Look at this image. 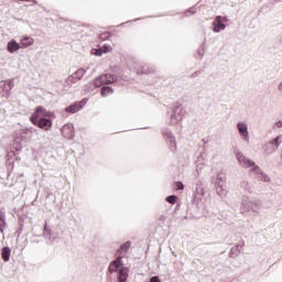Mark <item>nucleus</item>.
<instances>
[{
	"label": "nucleus",
	"instance_id": "obj_22",
	"mask_svg": "<svg viewBox=\"0 0 282 282\" xmlns=\"http://www.w3.org/2000/svg\"><path fill=\"white\" fill-rule=\"evenodd\" d=\"M87 74V70L85 68L77 69L69 78L68 83H74V80H80L83 76Z\"/></svg>",
	"mask_w": 282,
	"mask_h": 282
},
{
	"label": "nucleus",
	"instance_id": "obj_9",
	"mask_svg": "<svg viewBox=\"0 0 282 282\" xmlns=\"http://www.w3.org/2000/svg\"><path fill=\"white\" fill-rule=\"evenodd\" d=\"M224 22L228 23V18L226 17L224 18L221 15L216 17L213 22V25H214L213 32H216V33L224 32V30H226V24Z\"/></svg>",
	"mask_w": 282,
	"mask_h": 282
},
{
	"label": "nucleus",
	"instance_id": "obj_44",
	"mask_svg": "<svg viewBox=\"0 0 282 282\" xmlns=\"http://www.w3.org/2000/svg\"><path fill=\"white\" fill-rule=\"evenodd\" d=\"M126 23H131V21H127ZM126 23H121L120 25H124Z\"/></svg>",
	"mask_w": 282,
	"mask_h": 282
},
{
	"label": "nucleus",
	"instance_id": "obj_11",
	"mask_svg": "<svg viewBox=\"0 0 282 282\" xmlns=\"http://www.w3.org/2000/svg\"><path fill=\"white\" fill-rule=\"evenodd\" d=\"M85 105H87V99H83L80 101L72 104L70 106H67L65 108V111L66 113H78V111H80V109H83Z\"/></svg>",
	"mask_w": 282,
	"mask_h": 282
},
{
	"label": "nucleus",
	"instance_id": "obj_23",
	"mask_svg": "<svg viewBox=\"0 0 282 282\" xmlns=\"http://www.w3.org/2000/svg\"><path fill=\"white\" fill-rule=\"evenodd\" d=\"M118 282H127L129 279V268L121 267L118 271Z\"/></svg>",
	"mask_w": 282,
	"mask_h": 282
},
{
	"label": "nucleus",
	"instance_id": "obj_26",
	"mask_svg": "<svg viewBox=\"0 0 282 282\" xmlns=\"http://www.w3.org/2000/svg\"><path fill=\"white\" fill-rule=\"evenodd\" d=\"M241 248H243V242L232 247L230 249L229 257H231V259H235V257H239V254H241Z\"/></svg>",
	"mask_w": 282,
	"mask_h": 282
},
{
	"label": "nucleus",
	"instance_id": "obj_19",
	"mask_svg": "<svg viewBox=\"0 0 282 282\" xmlns=\"http://www.w3.org/2000/svg\"><path fill=\"white\" fill-rule=\"evenodd\" d=\"M52 119L47 118H40L35 127H39L40 129H44V131H50L52 129Z\"/></svg>",
	"mask_w": 282,
	"mask_h": 282
},
{
	"label": "nucleus",
	"instance_id": "obj_41",
	"mask_svg": "<svg viewBox=\"0 0 282 282\" xmlns=\"http://www.w3.org/2000/svg\"><path fill=\"white\" fill-rule=\"evenodd\" d=\"M198 54H199L200 58H204V51L199 50Z\"/></svg>",
	"mask_w": 282,
	"mask_h": 282
},
{
	"label": "nucleus",
	"instance_id": "obj_29",
	"mask_svg": "<svg viewBox=\"0 0 282 282\" xmlns=\"http://www.w3.org/2000/svg\"><path fill=\"white\" fill-rule=\"evenodd\" d=\"M20 43H21L22 47H30V46L34 45V39H32L30 36H24L20 40Z\"/></svg>",
	"mask_w": 282,
	"mask_h": 282
},
{
	"label": "nucleus",
	"instance_id": "obj_34",
	"mask_svg": "<svg viewBox=\"0 0 282 282\" xmlns=\"http://www.w3.org/2000/svg\"><path fill=\"white\" fill-rule=\"evenodd\" d=\"M165 202H167V204H175L177 202V196L176 195H170L165 198Z\"/></svg>",
	"mask_w": 282,
	"mask_h": 282
},
{
	"label": "nucleus",
	"instance_id": "obj_8",
	"mask_svg": "<svg viewBox=\"0 0 282 282\" xmlns=\"http://www.w3.org/2000/svg\"><path fill=\"white\" fill-rule=\"evenodd\" d=\"M235 155L237 162L240 164V166H242V169H251L254 166V161L246 158V155H243V153H241L240 151H236Z\"/></svg>",
	"mask_w": 282,
	"mask_h": 282
},
{
	"label": "nucleus",
	"instance_id": "obj_3",
	"mask_svg": "<svg viewBox=\"0 0 282 282\" xmlns=\"http://www.w3.org/2000/svg\"><path fill=\"white\" fill-rule=\"evenodd\" d=\"M161 133L171 153H175V151H177V141L175 139V134H173V131H171L169 128H163Z\"/></svg>",
	"mask_w": 282,
	"mask_h": 282
},
{
	"label": "nucleus",
	"instance_id": "obj_32",
	"mask_svg": "<svg viewBox=\"0 0 282 282\" xmlns=\"http://www.w3.org/2000/svg\"><path fill=\"white\" fill-rule=\"evenodd\" d=\"M39 118H41V115L39 112V110L36 109L30 117V122H32V124H36L39 122Z\"/></svg>",
	"mask_w": 282,
	"mask_h": 282
},
{
	"label": "nucleus",
	"instance_id": "obj_5",
	"mask_svg": "<svg viewBox=\"0 0 282 282\" xmlns=\"http://www.w3.org/2000/svg\"><path fill=\"white\" fill-rule=\"evenodd\" d=\"M182 118H184V108L182 106H175L171 112L169 124L175 127V124L182 122Z\"/></svg>",
	"mask_w": 282,
	"mask_h": 282
},
{
	"label": "nucleus",
	"instance_id": "obj_43",
	"mask_svg": "<svg viewBox=\"0 0 282 282\" xmlns=\"http://www.w3.org/2000/svg\"><path fill=\"white\" fill-rule=\"evenodd\" d=\"M19 177H25V174L21 173L19 174Z\"/></svg>",
	"mask_w": 282,
	"mask_h": 282
},
{
	"label": "nucleus",
	"instance_id": "obj_15",
	"mask_svg": "<svg viewBox=\"0 0 282 282\" xmlns=\"http://www.w3.org/2000/svg\"><path fill=\"white\" fill-rule=\"evenodd\" d=\"M239 188L245 195H252L254 193V186L249 181L242 180L240 182Z\"/></svg>",
	"mask_w": 282,
	"mask_h": 282
},
{
	"label": "nucleus",
	"instance_id": "obj_46",
	"mask_svg": "<svg viewBox=\"0 0 282 282\" xmlns=\"http://www.w3.org/2000/svg\"><path fill=\"white\" fill-rule=\"evenodd\" d=\"M33 3H36V0H33Z\"/></svg>",
	"mask_w": 282,
	"mask_h": 282
},
{
	"label": "nucleus",
	"instance_id": "obj_39",
	"mask_svg": "<svg viewBox=\"0 0 282 282\" xmlns=\"http://www.w3.org/2000/svg\"><path fill=\"white\" fill-rule=\"evenodd\" d=\"M150 282H161L158 275L150 278Z\"/></svg>",
	"mask_w": 282,
	"mask_h": 282
},
{
	"label": "nucleus",
	"instance_id": "obj_40",
	"mask_svg": "<svg viewBox=\"0 0 282 282\" xmlns=\"http://www.w3.org/2000/svg\"><path fill=\"white\" fill-rule=\"evenodd\" d=\"M278 91H282V82L278 84Z\"/></svg>",
	"mask_w": 282,
	"mask_h": 282
},
{
	"label": "nucleus",
	"instance_id": "obj_35",
	"mask_svg": "<svg viewBox=\"0 0 282 282\" xmlns=\"http://www.w3.org/2000/svg\"><path fill=\"white\" fill-rule=\"evenodd\" d=\"M111 36V32H104L99 35L100 41H107Z\"/></svg>",
	"mask_w": 282,
	"mask_h": 282
},
{
	"label": "nucleus",
	"instance_id": "obj_42",
	"mask_svg": "<svg viewBox=\"0 0 282 282\" xmlns=\"http://www.w3.org/2000/svg\"><path fill=\"white\" fill-rule=\"evenodd\" d=\"M25 131H26V133H34V131H36V130L35 129H28Z\"/></svg>",
	"mask_w": 282,
	"mask_h": 282
},
{
	"label": "nucleus",
	"instance_id": "obj_17",
	"mask_svg": "<svg viewBox=\"0 0 282 282\" xmlns=\"http://www.w3.org/2000/svg\"><path fill=\"white\" fill-rule=\"evenodd\" d=\"M202 171H204V155H199L196 161V170L194 172L195 180H199V175H202Z\"/></svg>",
	"mask_w": 282,
	"mask_h": 282
},
{
	"label": "nucleus",
	"instance_id": "obj_38",
	"mask_svg": "<svg viewBox=\"0 0 282 282\" xmlns=\"http://www.w3.org/2000/svg\"><path fill=\"white\" fill-rule=\"evenodd\" d=\"M274 128H275V129H282V121H281V120L275 121V122H274Z\"/></svg>",
	"mask_w": 282,
	"mask_h": 282
},
{
	"label": "nucleus",
	"instance_id": "obj_28",
	"mask_svg": "<svg viewBox=\"0 0 282 282\" xmlns=\"http://www.w3.org/2000/svg\"><path fill=\"white\" fill-rule=\"evenodd\" d=\"M11 254H12V249H10V247L2 248L1 257H2L3 261H6V262L10 261Z\"/></svg>",
	"mask_w": 282,
	"mask_h": 282
},
{
	"label": "nucleus",
	"instance_id": "obj_14",
	"mask_svg": "<svg viewBox=\"0 0 282 282\" xmlns=\"http://www.w3.org/2000/svg\"><path fill=\"white\" fill-rule=\"evenodd\" d=\"M122 259L117 258L116 260H112L108 267V272L110 274H113L116 272H119L121 268H123Z\"/></svg>",
	"mask_w": 282,
	"mask_h": 282
},
{
	"label": "nucleus",
	"instance_id": "obj_33",
	"mask_svg": "<svg viewBox=\"0 0 282 282\" xmlns=\"http://www.w3.org/2000/svg\"><path fill=\"white\" fill-rule=\"evenodd\" d=\"M110 94H113V88H111L110 86H104L101 88V96L105 98L107 96H109Z\"/></svg>",
	"mask_w": 282,
	"mask_h": 282
},
{
	"label": "nucleus",
	"instance_id": "obj_45",
	"mask_svg": "<svg viewBox=\"0 0 282 282\" xmlns=\"http://www.w3.org/2000/svg\"><path fill=\"white\" fill-rule=\"evenodd\" d=\"M134 23L137 22V21H140V19H134V20H132Z\"/></svg>",
	"mask_w": 282,
	"mask_h": 282
},
{
	"label": "nucleus",
	"instance_id": "obj_31",
	"mask_svg": "<svg viewBox=\"0 0 282 282\" xmlns=\"http://www.w3.org/2000/svg\"><path fill=\"white\" fill-rule=\"evenodd\" d=\"M36 109L37 113H40V116H44L45 118H52V116H54L53 112L47 111L43 106H40Z\"/></svg>",
	"mask_w": 282,
	"mask_h": 282
},
{
	"label": "nucleus",
	"instance_id": "obj_24",
	"mask_svg": "<svg viewBox=\"0 0 282 282\" xmlns=\"http://www.w3.org/2000/svg\"><path fill=\"white\" fill-rule=\"evenodd\" d=\"M134 67H131V65L128 64L129 69L137 72V74H153L155 69L149 68V66H143L141 70L138 68V64H134Z\"/></svg>",
	"mask_w": 282,
	"mask_h": 282
},
{
	"label": "nucleus",
	"instance_id": "obj_36",
	"mask_svg": "<svg viewBox=\"0 0 282 282\" xmlns=\"http://www.w3.org/2000/svg\"><path fill=\"white\" fill-rule=\"evenodd\" d=\"M186 17H188V14H197V10L195 8H191L185 12Z\"/></svg>",
	"mask_w": 282,
	"mask_h": 282
},
{
	"label": "nucleus",
	"instance_id": "obj_25",
	"mask_svg": "<svg viewBox=\"0 0 282 282\" xmlns=\"http://www.w3.org/2000/svg\"><path fill=\"white\" fill-rule=\"evenodd\" d=\"M216 193L218 195V197H220L221 199H224V197H226V195H228V189H227V185H214Z\"/></svg>",
	"mask_w": 282,
	"mask_h": 282
},
{
	"label": "nucleus",
	"instance_id": "obj_12",
	"mask_svg": "<svg viewBox=\"0 0 282 282\" xmlns=\"http://www.w3.org/2000/svg\"><path fill=\"white\" fill-rule=\"evenodd\" d=\"M62 135L66 138V140H74V124L72 123H66L62 127Z\"/></svg>",
	"mask_w": 282,
	"mask_h": 282
},
{
	"label": "nucleus",
	"instance_id": "obj_27",
	"mask_svg": "<svg viewBox=\"0 0 282 282\" xmlns=\"http://www.w3.org/2000/svg\"><path fill=\"white\" fill-rule=\"evenodd\" d=\"M6 226H8V223L6 221V212L3 209H0V232L3 235V230H6Z\"/></svg>",
	"mask_w": 282,
	"mask_h": 282
},
{
	"label": "nucleus",
	"instance_id": "obj_2",
	"mask_svg": "<svg viewBox=\"0 0 282 282\" xmlns=\"http://www.w3.org/2000/svg\"><path fill=\"white\" fill-rule=\"evenodd\" d=\"M249 175L254 177V180H258V182H264V184H270V182H272V178L265 172H263V170L257 165V163L250 167Z\"/></svg>",
	"mask_w": 282,
	"mask_h": 282
},
{
	"label": "nucleus",
	"instance_id": "obj_16",
	"mask_svg": "<svg viewBox=\"0 0 282 282\" xmlns=\"http://www.w3.org/2000/svg\"><path fill=\"white\" fill-rule=\"evenodd\" d=\"M212 184H214V186H221L226 184V173L218 172L216 176H212Z\"/></svg>",
	"mask_w": 282,
	"mask_h": 282
},
{
	"label": "nucleus",
	"instance_id": "obj_1",
	"mask_svg": "<svg viewBox=\"0 0 282 282\" xmlns=\"http://www.w3.org/2000/svg\"><path fill=\"white\" fill-rule=\"evenodd\" d=\"M262 204L263 203L261 200H254L248 196H243L240 203V213L243 215V217H248L250 213L259 215V213H261Z\"/></svg>",
	"mask_w": 282,
	"mask_h": 282
},
{
	"label": "nucleus",
	"instance_id": "obj_4",
	"mask_svg": "<svg viewBox=\"0 0 282 282\" xmlns=\"http://www.w3.org/2000/svg\"><path fill=\"white\" fill-rule=\"evenodd\" d=\"M115 80L116 76L111 74H105L98 76L95 80H93V83L88 84V86L90 87L91 91L94 88L102 87V85H111Z\"/></svg>",
	"mask_w": 282,
	"mask_h": 282
},
{
	"label": "nucleus",
	"instance_id": "obj_10",
	"mask_svg": "<svg viewBox=\"0 0 282 282\" xmlns=\"http://www.w3.org/2000/svg\"><path fill=\"white\" fill-rule=\"evenodd\" d=\"M237 130L243 142H250V132L248 131V124H246V122L239 121L237 123Z\"/></svg>",
	"mask_w": 282,
	"mask_h": 282
},
{
	"label": "nucleus",
	"instance_id": "obj_20",
	"mask_svg": "<svg viewBox=\"0 0 282 282\" xmlns=\"http://www.w3.org/2000/svg\"><path fill=\"white\" fill-rule=\"evenodd\" d=\"M111 51V46L104 44L102 46H98L97 48H93V54L95 56H102V54H109Z\"/></svg>",
	"mask_w": 282,
	"mask_h": 282
},
{
	"label": "nucleus",
	"instance_id": "obj_6",
	"mask_svg": "<svg viewBox=\"0 0 282 282\" xmlns=\"http://www.w3.org/2000/svg\"><path fill=\"white\" fill-rule=\"evenodd\" d=\"M12 89H14V79L0 82V96H3V98H10Z\"/></svg>",
	"mask_w": 282,
	"mask_h": 282
},
{
	"label": "nucleus",
	"instance_id": "obj_18",
	"mask_svg": "<svg viewBox=\"0 0 282 282\" xmlns=\"http://www.w3.org/2000/svg\"><path fill=\"white\" fill-rule=\"evenodd\" d=\"M194 198L198 202H202V199H204V187L202 186V181H197L195 183Z\"/></svg>",
	"mask_w": 282,
	"mask_h": 282
},
{
	"label": "nucleus",
	"instance_id": "obj_30",
	"mask_svg": "<svg viewBox=\"0 0 282 282\" xmlns=\"http://www.w3.org/2000/svg\"><path fill=\"white\" fill-rule=\"evenodd\" d=\"M43 237L47 239L51 243L56 240V237L52 235L51 230H47V225L44 226Z\"/></svg>",
	"mask_w": 282,
	"mask_h": 282
},
{
	"label": "nucleus",
	"instance_id": "obj_7",
	"mask_svg": "<svg viewBox=\"0 0 282 282\" xmlns=\"http://www.w3.org/2000/svg\"><path fill=\"white\" fill-rule=\"evenodd\" d=\"M281 144H282V134H280L276 138L269 141L268 144L265 145L264 151L268 155H270V154L274 153V151H276V149H279V147H281Z\"/></svg>",
	"mask_w": 282,
	"mask_h": 282
},
{
	"label": "nucleus",
	"instance_id": "obj_21",
	"mask_svg": "<svg viewBox=\"0 0 282 282\" xmlns=\"http://www.w3.org/2000/svg\"><path fill=\"white\" fill-rule=\"evenodd\" d=\"M7 50L9 54H14V52H19V50H21V44H19L17 40H11L7 44Z\"/></svg>",
	"mask_w": 282,
	"mask_h": 282
},
{
	"label": "nucleus",
	"instance_id": "obj_13",
	"mask_svg": "<svg viewBox=\"0 0 282 282\" xmlns=\"http://www.w3.org/2000/svg\"><path fill=\"white\" fill-rule=\"evenodd\" d=\"M129 248H131V241L128 240L121 243V246L116 252L117 258L124 259V257H127V254L129 253Z\"/></svg>",
	"mask_w": 282,
	"mask_h": 282
},
{
	"label": "nucleus",
	"instance_id": "obj_37",
	"mask_svg": "<svg viewBox=\"0 0 282 282\" xmlns=\"http://www.w3.org/2000/svg\"><path fill=\"white\" fill-rule=\"evenodd\" d=\"M176 189H178V191H184V183H182V182H176Z\"/></svg>",
	"mask_w": 282,
	"mask_h": 282
}]
</instances>
